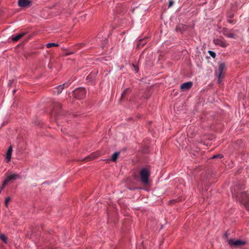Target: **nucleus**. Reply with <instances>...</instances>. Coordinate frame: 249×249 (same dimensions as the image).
<instances>
[{
    "label": "nucleus",
    "mask_w": 249,
    "mask_h": 249,
    "mask_svg": "<svg viewBox=\"0 0 249 249\" xmlns=\"http://www.w3.org/2000/svg\"><path fill=\"white\" fill-rule=\"evenodd\" d=\"M231 192L233 196H234L240 203L244 205L246 210L249 212V195L246 192H239L235 189Z\"/></svg>",
    "instance_id": "1"
},
{
    "label": "nucleus",
    "mask_w": 249,
    "mask_h": 249,
    "mask_svg": "<svg viewBox=\"0 0 249 249\" xmlns=\"http://www.w3.org/2000/svg\"><path fill=\"white\" fill-rule=\"evenodd\" d=\"M140 175L141 181L144 184H147L150 175V170L146 168H142L140 171Z\"/></svg>",
    "instance_id": "2"
},
{
    "label": "nucleus",
    "mask_w": 249,
    "mask_h": 249,
    "mask_svg": "<svg viewBox=\"0 0 249 249\" xmlns=\"http://www.w3.org/2000/svg\"><path fill=\"white\" fill-rule=\"evenodd\" d=\"M86 89L84 88H78L73 91V94L74 98L78 99H83L85 98L86 95Z\"/></svg>",
    "instance_id": "3"
},
{
    "label": "nucleus",
    "mask_w": 249,
    "mask_h": 249,
    "mask_svg": "<svg viewBox=\"0 0 249 249\" xmlns=\"http://www.w3.org/2000/svg\"><path fill=\"white\" fill-rule=\"evenodd\" d=\"M228 243L231 247L239 248L244 246L246 242L240 239H230L227 240Z\"/></svg>",
    "instance_id": "4"
},
{
    "label": "nucleus",
    "mask_w": 249,
    "mask_h": 249,
    "mask_svg": "<svg viewBox=\"0 0 249 249\" xmlns=\"http://www.w3.org/2000/svg\"><path fill=\"white\" fill-rule=\"evenodd\" d=\"M226 70V65L223 62H221L218 63V83L219 84L221 83V79L224 77V75L225 72Z\"/></svg>",
    "instance_id": "5"
},
{
    "label": "nucleus",
    "mask_w": 249,
    "mask_h": 249,
    "mask_svg": "<svg viewBox=\"0 0 249 249\" xmlns=\"http://www.w3.org/2000/svg\"><path fill=\"white\" fill-rule=\"evenodd\" d=\"M20 178H21V176L18 174H11L8 175L2 182V188H5L10 181Z\"/></svg>",
    "instance_id": "6"
},
{
    "label": "nucleus",
    "mask_w": 249,
    "mask_h": 249,
    "mask_svg": "<svg viewBox=\"0 0 249 249\" xmlns=\"http://www.w3.org/2000/svg\"><path fill=\"white\" fill-rule=\"evenodd\" d=\"M62 105L59 102H55L53 104V112L54 113V117L57 119V115L61 114Z\"/></svg>",
    "instance_id": "7"
},
{
    "label": "nucleus",
    "mask_w": 249,
    "mask_h": 249,
    "mask_svg": "<svg viewBox=\"0 0 249 249\" xmlns=\"http://www.w3.org/2000/svg\"><path fill=\"white\" fill-rule=\"evenodd\" d=\"M213 42L214 45L220 46L223 48H226L228 45L222 36H220L218 38L214 39L213 40Z\"/></svg>",
    "instance_id": "8"
},
{
    "label": "nucleus",
    "mask_w": 249,
    "mask_h": 249,
    "mask_svg": "<svg viewBox=\"0 0 249 249\" xmlns=\"http://www.w3.org/2000/svg\"><path fill=\"white\" fill-rule=\"evenodd\" d=\"M97 71H91L86 78V80L90 82L91 84H95V80L97 74Z\"/></svg>",
    "instance_id": "9"
},
{
    "label": "nucleus",
    "mask_w": 249,
    "mask_h": 249,
    "mask_svg": "<svg viewBox=\"0 0 249 249\" xmlns=\"http://www.w3.org/2000/svg\"><path fill=\"white\" fill-rule=\"evenodd\" d=\"M69 84L68 83H65L62 85L57 86L55 87V90H54L53 92L58 95L62 91L63 89L65 88H67L69 87Z\"/></svg>",
    "instance_id": "10"
},
{
    "label": "nucleus",
    "mask_w": 249,
    "mask_h": 249,
    "mask_svg": "<svg viewBox=\"0 0 249 249\" xmlns=\"http://www.w3.org/2000/svg\"><path fill=\"white\" fill-rule=\"evenodd\" d=\"M148 37H144L143 38L139 39L137 44L136 48L141 49L148 42Z\"/></svg>",
    "instance_id": "11"
},
{
    "label": "nucleus",
    "mask_w": 249,
    "mask_h": 249,
    "mask_svg": "<svg viewBox=\"0 0 249 249\" xmlns=\"http://www.w3.org/2000/svg\"><path fill=\"white\" fill-rule=\"evenodd\" d=\"M188 29V26L186 25L180 24L176 26V30L177 32L183 33L184 32L187 31Z\"/></svg>",
    "instance_id": "12"
},
{
    "label": "nucleus",
    "mask_w": 249,
    "mask_h": 249,
    "mask_svg": "<svg viewBox=\"0 0 249 249\" xmlns=\"http://www.w3.org/2000/svg\"><path fill=\"white\" fill-rule=\"evenodd\" d=\"M26 34V32H23L19 33L16 36H11V39L13 42H16L18 41L21 37L24 36Z\"/></svg>",
    "instance_id": "13"
},
{
    "label": "nucleus",
    "mask_w": 249,
    "mask_h": 249,
    "mask_svg": "<svg viewBox=\"0 0 249 249\" xmlns=\"http://www.w3.org/2000/svg\"><path fill=\"white\" fill-rule=\"evenodd\" d=\"M192 82H187L182 84L180 86V89L182 90L189 89L192 86Z\"/></svg>",
    "instance_id": "14"
},
{
    "label": "nucleus",
    "mask_w": 249,
    "mask_h": 249,
    "mask_svg": "<svg viewBox=\"0 0 249 249\" xmlns=\"http://www.w3.org/2000/svg\"><path fill=\"white\" fill-rule=\"evenodd\" d=\"M99 156V154L97 152H93L91 153L88 156H87L86 158H84V160H93L96 158H97Z\"/></svg>",
    "instance_id": "15"
},
{
    "label": "nucleus",
    "mask_w": 249,
    "mask_h": 249,
    "mask_svg": "<svg viewBox=\"0 0 249 249\" xmlns=\"http://www.w3.org/2000/svg\"><path fill=\"white\" fill-rule=\"evenodd\" d=\"M31 1L29 0H18V5L20 7H26L30 5Z\"/></svg>",
    "instance_id": "16"
},
{
    "label": "nucleus",
    "mask_w": 249,
    "mask_h": 249,
    "mask_svg": "<svg viewBox=\"0 0 249 249\" xmlns=\"http://www.w3.org/2000/svg\"><path fill=\"white\" fill-rule=\"evenodd\" d=\"M12 153V146L11 145H10L9 147V148L7 151V152L6 153L5 158H6V160H7V162H9V161H10Z\"/></svg>",
    "instance_id": "17"
},
{
    "label": "nucleus",
    "mask_w": 249,
    "mask_h": 249,
    "mask_svg": "<svg viewBox=\"0 0 249 249\" xmlns=\"http://www.w3.org/2000/svg\"><path fill=\"white\" fill-rule=\"evenodd\" d=\"M227 29H223V35L224 36H226V37L230 38H235V34L234 33H227L226 32Z\"/></svg>",
    "instance_id": "18"
},
{
    "label": "nucleus",
    "mask_w": 249,
    "mask_h": 249,
    "mask_svg": "<svg viewBox=\"0 0 249 249\" xmlns=\"http://www.w3.org/2000/svg\"><path fill=\"white\" fill-rule=\"evenodd\" d=\"M131 91V89L130 88H126L125 89L121 95V99H122L125 98V96L130 93Z\"/></svg>",
    "instance_id": "19"
},
{
    "label": "nucleus",
    "mask_w": 249,
    "mask_h": 249,
    "mask_svg": "<svg viewBox=\"0 0 249 249\" xmlns=\"http://www.w3.org/2000/svg\"><path fill=\"white\" fill-rule=\"evenodd\" d=\"M120 152H115L111 157V160L112 161H116L117 160V159L118 158V156L120 155Z\"/></svg>",
    "instance_id": "20"
},
{
    "label": "nucleus",
    "mask_w": 249,
    "mask_h": 249,
    "mask_svg": "<svg viewBox=\"0 0 249 249\" xmlns=\"http://www.w3.org/2000/svg\"><path fill=\"white\" fill-rule=\"evenodd\" d=\"M0 239L4 243H7V237L4 234H1L0 235Z\"/></svg>",
    "instance_id": "21"
},
{
    "label": "nucleus",
    "mask_w": 249,
    "mask_h": 249,
    "mask_svg": "<svg viewBox=\"0 0 249 249\" xmlns=\"http://www.w3.org/2000/svg\"><path fill=\"white\" fill-rule=\"evenodd\" d=\"M223 158V155L221 154H218L216 155H213L211 159H222Z\"/></svg>",
    "instance_id": "22"
},
{
    "label": "nucleus",
    "mask_w": 249,
    "mask_h": 249,
    "mask_svg": "<svg viewBox=\"0 0 249 249\" xmlns=\"http://www.w3.org/2000/svg\"><path fill=\"white\" fill-rule=\"evenodd\" d=\"M47 48H50L53 46H58V44L55 43H49L46 44Z\"/></svg>",
    "instance_id": "23"
},
{
    "label": "nucleus",
    "mask_w": 249,
    "mask_h": 249,
    "mask_svg": "<svg viewBox=\"0 0 249 249\" xmlns=\"http://www.w3.org/2000/svg\"><path fill=\"white\" fill-rule=\"evenodd\" d=\"M208 53L213 58H214L216 57V53L215 52L210 50L208 51Z\"/></svg>",
    "instance_id": "24"
},
{
    "label": "nucleus",
    "mask_w": 249,
    "mask_h": 249,
    "mask_svg": "<svg viewBox=\"0 0 249 249\" xmlns=\"http://www.w3.org/2000/svg\"><path fill=\"white\" fill-rule=\"evenodd\" d=\"M10 200H11V198L10 196H8V197H6L5 202H4L5 205L6 207L8 206V203Z\"/></svg>",
    "instance_id": "25"
},
{
    "label": "nucleus",
    "mask_w": 249,
    "mask_h": 249,
    "mask_svg": "<svg viewBox=\"0 0 249 249\" xmlns=\"http://www.w3.org/2000/svg\"><path fill=\"white\" fill-rule=\"evenodd\" d=\"M227 22L230 24H235L236 21L235 20H231V19L227 18Z\"/></svg>",
    "instance_id": "26"
},
{
    "label": "nucleus",
    "mask_w": 249,
    "mask_h": 249,
    "mask_svg": "<svg viewBox=\"0 0 249 249\" xmlns=\"http://www.w3.org/2000/svg\"><path fill=\"white\" fill-rule=\"evenodd\" d=\"M43 249H56V248L53 246H47L45 245Z\"/></svg>",
    "instance_id": "27"
},
{
    "label": "nucleus",
    "mask_w": 249,
    "mask_h": 249,
    "mask_svg": "<svg viewBox=\"0 0 249 249\" xmlns=\"http://www.w3.org/2000/svg\"><path fill=\"white\" fill-rule=\"evenodd\" d=\"M234 14L233 13H230L227 15V18L231 19L234 17Z\"/></svg>",
    "instance_id": "28"
},
{
    "label": "nucleus",
    "mask_w": 249,
    "mask_h": 249,
    "mask_svg": "<svg viewBox=\"0 0 249 249\" xmlns=\"http://www.w3.org/2000/svg\"><path fill=\"white\" fill-rule=\"evenodd\" d=\"M174 1L173 0H170L168 2V7H170L173 5Z\"/></svg>",
    "instance_id": "29"
},
{
    "label": "nucleus",
    "mask_w": 249,
    "mask_h": 249,
    "mask_svg": "<svg viewBox=\"0 0 249 249\" xmlns=\"http://www.w3.org/2000/svg\"><path fill=\"white\" fill-rule=\"evenodd\" d=\"M133 66L135 68V71L136 72H138V68L137 66H136L135 65H134V64H133Z\"/></svg>",
    "instance_id": "30"
},
{
    "label": "nucleus",
    "mask_w": 249,
    "mask_h": 249,
    "mask_svg": "<svg viewBox=\"0 0 249 249\" xmlns=\"http://www.w3.org/2000/svg\"><path fill=\"white\" fill-rule=\"evenodd\" d=\"M13 82V80H10L8 82V86H10Z\"/></svg>",
    "instance_id": "31"
},
{
    "label": "nucleus",
    "mask_w": 249,
    "mask_h": 249,
    "mask_svg": "<svg viewBox=\"0 0 249 249\" xmlns=\"http://www.w3.org/2000/svg\"><path fill=\"white\" fill-rule=\"evenodd\" d=\"M175 200L173 199V200H170L169 202V204H172L173 202H175Z\"/></svg>",
    "instance_id": "32"
},
{
    "label": "nucleus",
    "mask_w": 249,
    "mask_h": 249,
    "mask_svg": "<svg viewBox=\"0 0 249 249\" xmlns=\"http://www.w3.org/2000/svg\"><path fill=\"white\" fill-rule=\"evenodd\" d=\"M2 185H1V188H0V193H1L2 190H3L4 188H2Z\"/></svg>",
    "instance_id": "33"
},
{
    "label": "nucleus",
    "mask_w": 249,
    "mask_h": 249,
    "mask_svg": "<svg viewBox=\"0 0 249 249\" xmlns=\"http://www.w3.org/2000/svg\"><path fill=\"white\" fill-rule=\"evenodd\" d=\"M16 92V89L13 90V93H14Z\"/></svg>",
    "instance_id": "34"
},
{
    "label": "nucleus",
    "mask_w": 249,
    "mask_h": 249,
    "mask_svg": "<svg viewBox=\"0 0 249 249\" xmlns=\"http://www.w3.org/2000/svg\"><path fill=\"white\" fill-rule=\"evenodd\" d=\"M72 53H72V52H71V53H68V54H72Z\"/></svg>",
    "instance_id": "35"
},
{
    "label": "nucleus",
    "mask_w": 249,
    "mask_h": 249,
    "mask_svg": "<svg viewBox=\"0 0 249 249\" xmlns=\"http://www.w3.org/2000/svg\"><path fill=\"white\" fill-rule=\"evenodd\" d=\"M224 234H225V236H227V233H225Z\"/></svg>",
    "instance_id": "36"
}]
</instances>
